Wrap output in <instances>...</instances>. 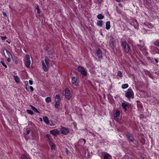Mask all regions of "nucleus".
Wrapping results in <instances>:
<instances>
[{
	"instance_id": "1",
	"label": "nucleus",
	"mask_w": 159,
	"mask_h": 159,
	"mask_svg": "<svg viewBox=\"0 0 159 159\" xmlns=\"http://www.w3.org/2000/svg\"><path fill=\"white\" fill-rule=\"evenodd\" d=\"M43 68L44 71L46 72L48 70L49 61V59L47 57H45L44 60L41 61Z\"/></svg>"
},
{
	"instance_id": "2",
	"label": "nucleus",
	"mask_w": 159,
	"mask_h": 159,
	"mask_svg": "<svg viewBox=\"0 0 159 159\" xmlns=\"http://www.w3.org/2000/svg\"><path fill=\"white\" fill-rule=\"evenodd\" d=\"M121 43L124 48L125 52L127 53H129L130 48L129 45L125 41H122Z\"/></svg>"
},
{
	"instance_id": "3",
	"label": "nucleus",
	"mask_w": 159,
	"mask_h": 159,
	"mask_svg": "<svg viewBox=\"0 0 159 159\" xmlns=\"http://www.w3.org/2000/svg\"><path fill=\"white\" fill-rule=\"evenodd\" d=\"M30 56L28 54L26 55L25 59V63L26 66L27 67H30L31 61L30 59Z\"/></svg>"
},
{
	"instance_id": "4",
	"label": "nucleus",
	"mask_w": 159,
	"mask_h": 159,
	"mask_svg": "<svg viewBox=\"0 0 159 159\" xmlns=\"http://www.w3.org/2000/svg\"><path fill=\"white\" fill-rule=\"evenodd\" d=\"M109 43L110 47L113 50H114V48L116 47L115 45V40L112 37L111 38L109 41Z\"/></svg>"
},
{
	"instance_id": "5",
	"label": "nucleus",
	"mask_w": 159,
	"mask_h": 159,
	"mask_svg": "<svg viewBox=\"0 0 159 159\" xmlns=\"http://www.w3.org/2000/svg\"><path fill=\"white\" fill-rule=\"evenodd\" d=\"M125 96L128 98H130L134 96V93L131 89H129L127 91Z\"/></svg>"
},
{
	"instance_id": "6",
	"label": "nucleus",
	"mask_w": 159,
	"mask_h": 159,
	"mask_svg": "<svg viewBox=\"0 0 159 159\" xmlns=\"http://www.w3.org/2000/svg\"><path fill=\"white\" fill-rule=\"evenodd\" d=\"M78 71L81 73L82 75L85 76L87 75V72L84 68L82 67L79 66L78 67Z\"/></svg>"
},
{
	"instance_id": "7",
	"label": "nucleus",
	"mask_w": 159,
	"mask_h": 159,
	"mask_svg": "<svg viewBox=\"0 0 159 159\" xmlns=\"http://www.w3.org/2000/svg\"><path fill=\"white\" fill-rule=\"evenodd\" d=\"M61 133L62 134L64 135H66L69 133V131L68 128L65 127H62V126H61Z\"/></svg>"
},
{
	"instance_id": "8",
	"label": "nucleus",
	"mask_w": 159,
	"mask_h": 159,
	"mask_svg": "<svg viewBox=\"0 0 159 159\" xmlns=\"http://www.w3.org/2000/svg\"><path fill=\"white\" fill-rule=\"evenodd\" d=\"M70 90L68 89H66L65 92V98L68 100L70 99L72 97V95L70 94Z\"/></svg>"
},
{
	"instance_id": "9",
	"label": "nucleus",
	"mask_w": 159,
	"mask_h": 159,
	"mask_svg": "<svg viewBox=\"0 0 159 159\" xmlns=\"http://www.w3.org/2000/svg\"><path fill=\"white\" fill-rule=\"evenodd\" d=\"M43 120L45 123L48 125H49L50 126H54L55 125L53 123L52 121H51L52 124H50V121L48 120V118L47 116H44L43 118Z\"/></svg>"
},
{
	"instance_id": "10",
	"label": "nucleus",
	"mask_w": 159,
	"mask_h": 159,
	"mask_svg": "<svg viewBox=\"0 0 159 159\" xmlns=\"http://www.w3.org/2000/svg\"><path fill=\"white\" fill-rule=\"evenodd\" d=\"M50 133L54 136H56L60 133V131L57 129H54L50 131Z\"/></svg>"
},
{
	"instance_id": "11",
	"label": "nucleus",
	"mask_w": 159,
	"mask_h": 159,
	"mask_svg": "<svg viewBox=\"0 0 159 159\" xmlns=\"http://www.w3.org/2000/svg\"><path fill=\"white\" fill-rule=\"evenodd\" d=\"M104 153L105 154L103 156L104 159H111V156L110 154L105 152Z\"/></svg>"
},
{
	"instance_id": "12",
	"label": "nucleus",
	"mask_w": 159,
	"mask_h": 159,
	"mask_svg": "<svg viewBox=\"0 0 159 159\" xmlns=\"http://www.w3.org/2000/svg\"><path fill=\"white\" fill-rule=\"evenodd\" d=\"M122 107L125 109V111L127 110V108L128 106V102H123L121 104Z\"/></svg>"
},
{
	"instance_id": "13",
	"label": "nucleus",
	"mask_w": 159,
	"mask_h": 159,
	"mask_svg": "<svg viewBox=\"0 0 159 159\" xmlns=\"http://www.w3.org/2000/svg\"><path fill=\"white\" fill-rule=\"evenodd\" d=\"M72 83L73 84L76 85L78 86V83L77 82V78L76 77H73L72 79Z\"/></svg>"
},
{
	"instance_id": "14",
	"label": "nucleus",
	"mask_w": 159,
	"mask_h": 159,
	"mask_svg": "<svg viewBox=\"0 0 159 159\" xmlns=\"http://www.w3.org/2000/svg\"><path fill=\"white\" fill-rule=\"evenodd\" d=\"M120 114L119 111L117 110L116 112L114 115V119L115 120H116L117 119V117L120 116Z\"/></svg>"
},
{
	"instance_id": "15",
	"label": "nucleus",
	"mask_w": 159,
	"mask_h": 159,
	"mask_svg": "<svg viewBox=\"0 0 159 159\" xmlns=\"http://www.w3.org/2000/svg\"><path fill=\"white\" fill-rule=\"evenodd\" d=\"M86 143V140L84 139H80L78 142V144L81 146H83Z\"/></svg>"
},
{
	"instance_id": "16",
	"label": "nucleus",
	"mask_w": 159,
	"mask_h": 159,
	"mask_svg": "<svg viewBox=\"0 0 159 159\" xmlns=\"http://www.w3.org/2000/svg\"><path fill=\"white\" fill-rule=\"evenodd\" d=\"M126 136L128 138L129 141L131 142H133L134 141V138L131 134L128 133L126 134Z\"/></svg>"
},
{
	"instance_id": "17",
	"label": "nucleus",
	"mask_w": 159,
	"mask_h": 159,
	"mask_svg": "<svg viewBox=\"0 0 159 159\" xmlns=\"http://www.w3.org/2000/svg\"><path fill=\"white\" fill-rule=\"evenodd\" d=\"M97 56L99 58H101L102 57V51L99 49L96 52Z\"/></svg>"
},
{
	"instance_id": "18",
	"label": "nucleus",
	"mask_w": 159,
	"mask_h": 159,
	"mask_svg": "<svg viewBox=\"0 0 159 159\" xmlns=\"http://www.w3.org/2000/svg\"><path fill=\"white\" fill-rule=\"evenodd\" d=\"M61 98L60 96L58 95H56L55 97V102H60Z\"/></svg>"
},
{
	"instance_id": "19",
	"label": "nucleus",
	"mask_w": 159,
	"mask_h": 159,
	"mask_svg": "<svg viewBox=\"0 0 159 159\" xmlns=\"http://www.w3.org/2000/svg\"><path fill=\"white\" fill-rule=\"evenodd\" d=\"M110 28V22L108 21L106 23V28L107 30H109Z\"/></svg>"
},
{
	"instance_id": "20",
	"label": "nucleus",
	"mask_w": 159,
	"mask_h": 159,
	"mask_svg": "<svg viewBox=\"0 0 159 159\" xmlns=\"http://www.w3.org/2000/svg\"><path fill=\"white\" fill-rule=\"evenodd\" d=\"M49 144L51 147V149L52 150H53L55 149V145L51 141H50V142H49Z\"/></svg>"
},
{
	"instance_id": "21",
	"label": "nucleus",
	"mask_w": 159,
	"mask_h": 159,
	"mask_svg": "<svg viewBox=\"0 0 159 159\" xmlns=\"http://www.w3.org/2000/svg\"><path fill=\"white\" fill-rule=\"evenodd\" d=\"M14 80L17 83H19L20 82V79L17 76H13Z\"/></svg>"
},
{
	"instance_id": "22",
	"label": "nucleus",
	"mask_w": 159,
	"mask_h": 159,
	"mask_svg": "<svg viewBox=\"0 0 159 159\" xmlns=\"http://www.w3.org/2000/svg\"><path fill=\"white\" fill-rule=\"evenodd\" d=\"M30 107H31L32 109L34 110L36 112L38 113L39 114L40 113L39 111L35 107H34L33 106L31 105H30Z\"/></svg>"
},
{
	"instance_id": "23",
	"label": "nucleus",
	"mask_w": 159,
	"mask_h": 159,
	"mask_svg": "<svg viewBox=\"0 0 159 159\" xmlns=\"http://www.w3.org/2000/svg\"><path fill=\"white\" fill-rule=\"evenodd\" d=\"M103 22L102 20H98L97 22V24L98 26L102 27V25Z\"/></svg>"
},
{
	"instance_id": "24",
	"label": "nucleus",
	"mask_w": 159,
	"mask_h": 159,
	"mask_svg": "<svg viewBox=\"0 0 159 159\" xmlns=\"http://www.w3.org/2000/svg\"><path fill=\"white\" fill-rule=\"evenodd\" d=\"M97 17L99 19H102L104 18V16L102 14H100L97 15Z\"/></svg>"
},
{
	"instance_id": "25",
	"label": "nucleus",
	"mask_w": 159,
	"mask_h": 159,
	"mask_svg": "<svg viewBox=\"0 0 159 159\" xmlns=\"http://www.w3.org/2000/svg\"><path fill=\"white\" fill-rule=\"evenodd\" d=\"M21 159H30L27 157L26 155L25 154L21 155Z\"/></svg>"
},
{
	"instance_id": "26",
	"label": "nucleus",
	"mask_w": 159,
	"mask_h": 159,
	"mask_svg": "<svg viewBox=\"0 0 159 159\" xmlns=\"http://www.w3.org/2000/svg\"><path fill=\"white\" fill-rule=\"evenodd\" d=\"M45 101L47 103L50 102L51 101V98L50 97H48L45 98Z\"/></svg>"
},
{
	"instance_id": "27",
	"label": "nucleus",
	"mask_w": 159,
	"mask_h": 159,
	"mask_svg": "<svg viewBox=\"0 0 159 159\" xmlns=\"http://www.w3.org/2000/svg\"><path fill=\"white\" fill-rule=\"evenodd\" d=\"M128 84H122V88L123 89H125L127 88L128 87Z\"/></svg>"
},
{
	"instance_id": "28",
	"label": "nucleus",
	"mask_w": 159,
	"mask_h": 159,
	"mask_svg": "<svg viewBox=\"0 0 159 159\" xmlns=\"http://www.w3.org/2000/svg\"><path fill=\"white\" fill-rule=\"evenodd\" d=\"M26 112L28 114H30L31 115L34 114L33 112L30 110L27 109L26 110Z\"/></svg>"
},
{
	"instance_id": "29",
	"label": "nucleus",
	"mask_w": 159,
	"mask_h": 159,
	"mask_svg": "<svg viewBox=\"0 0 159 159\" xmlns=\"http://www.w3.org/2000/svg\"><path fill=\"white\" fill-rule=\"evenodd\" d=\"M55 107L56 108H58L60 105V102H55Z\"/></svg>"
},
{
	"instance_id": "30",
	"label": "nucleus",
	"mask_w": 159,
	"mask_h": 159,
	"mask_svg": "<svg viewBox=\"0 0 159 159\" xmlns=\"http://www.w3.org/2000/svg\"><path fill=\"white\" fill-rule=\"evenodd\" d=\"M153 44L154 45L159 47V40H157L153 43Z\"/></svg>"
},
{
	"instance_id": "31",
	"label": "nucleus",
	"mask_w": 159,
	"mask_h": 159,
	"mask_svg": "<svg viewBox=\"0 0 159 159\" xmlns=\"http://www.w3.org/2000/svg\"><path fill=\"white\" fill-rule=\"evenodd\" d=\"M6 51L7 53V54L8 55V57H11V58H12V57L10 53L8 52V51L7 50H6Z\"/></svg>"
},
{
	"instance_id": "32",
	"label": "nucleus",
	"mask_w": 159,
	"mask_h": 159,
	"mask_svg": "<svg viewBox=\"0 0 159 159\" xmlns=\"http://www.w3.org/2000/svg\"><path fill=\"white\" fill-rule=\"evenodd\" d=\"M36 9H37V11L38 14H39L40 13V12L39 8V6L38 5H37L36 6Z\"/></svg>"
},
{
	"instance_id": "33",
	"label": "nucleus",
	"mask_w": 159,
	"mask_h": 159,
	"mask_svg": "<svg viewBox=\"0 0 159 159\" xmlns=\"http://www.w3.org/2000/svg\"><path fill=\"white\" fill-rule=\"evenodd\" d=\"M117 75L118 76H119V77H121L122 76V73L120 71H119L117 73Z\"/></svg>"
},
{
	"instance_id": "34",
	"label": "nucleus",
	"mask_w": 159,
	"mask_h": 159,
	"mask_svg": "<svg viewBox=\"0 0 159 159\" xmlns=\"http://www.w3.org/2000/svg\"><path fill=\"white\" fill-rule=\"evenodd\" d=\"M0 37L3 40H5L7 39V38L6 36H1Z\"/></svg>"
},
{
	"instance_id": "35",
	"label": "nucleus",
	"mask_w": 159,
	"mask_h": 159,
	"mask_svg": "<svg viewBox=\"0 0 159 159\" xmlns=\"http://www.w3.org/2000/svg\"><path fill=\"white\" fill-rule=\"evenodd\" d=\"M25 88L26 89L27 91H28V89L27 88V85L28 84V82L25 81Z\"/></svg>"
},
{
	"instance_id": "36",
	"label": "nucleus",
	"mask_w": 159,
	"mask_h": 159,
	"mask_svg": "<svg viewBox=\"0 0 159 159\" xmlns=\"http://www.w3.org/2000/svg\"><path fill=\"white\" fill-rule=\"evenodd\" d=\"M148 26L149 28H152L153 27V26L152 24L149 23L148 25Z\"/></svg>"
},
{
	"instance_id": "37",
	"label": "nucleus",
	"mask_w": 159,
	"mask_h": 159,
	"mask_svg": "<svg viewBox=\"0 0 159 159\" xmlns=\"http://www.w3.org/2000/svg\"><path fill=\"white\" fill-rule=\"evenodd\" d=\"M2 66L5 67V68H7V66L3 62L1 61L0 62Z\"/></svg>"
},
{
	"instance_id": "38",
	"label": "nucleus",
	"mask_w": 159,
	"mask_h": 159,
	"mask_svg": "<svg viewBox=\"0 0 159 159\" xmlns=\"http://www.w3.org/2000/svg\"><path fill=\"white\" fill-rule=\"evenodd\" d=\"M12 58H11V57H9L7 58V61L9 62H10L11 61V59H12Z\"/></svg>"
},
{
	"instance_id": "39",
	"label": "nucleus",
	"mask_w": 159,
	"mask_h": 159,
	"mask_svg": "<svg viewBox=\"0 0 159 159\" xmlns=\"http://www.w3.org/2000/svg\"><path fill=\"white\" fill-rule=\"evenodd\" d=\"M141 50H145V48L144 47H142L139 48Z\"/></svg>"
},
{
	"instance_id": "40",
	"label": "nucleus",
	"mask_w": 159,
	"mask_h": 159,
	"mask_svg": "<svg viewBox=\"0 0 159 159\" xmlns=\"http://www.w3.org/2000/svg\"><path fill=\"white\" fill-rule=\"evenodd\" d=\"M47 137L48 138V142L49 143V142H50V141H51L50 138V137H49V135H47Z\"/></svg>"
},
{
	"instance_id": "41",
	"label": "nucleus",
	"mask_w": 159,
	"mask_h": 159,
	"mask_svg": "<svg viewBox=\"0 0 159 159\" xmlns=\"http://www.w3.org/2000/svg\"><path fill=\"white\" fill-rule=\"evenodd\" d=\"M97 1L98 2V3L99 4H100L102 3L103 0H97Z\"/></svg>"
},
{
	"instance_id": "42",
	"label": "nucleus",
	"mask_w": 159,
	"mask_h": 159,
	"mask_svg": "<svg viewBox=\"0 0 159 159\" xmlns=\"http://www.w3.org/2000/svg\"><path fill=\"white\" fill-rule=\"evenodd\" d=\"M29 84H30V85H32L33 84V81L32 80H30L29 81Z\"/></svg>"
},
{
	"instance_id": "43",
	"label": "nucleus",
	"mask_w": 159,
	"mask_h": 159,
	"mask_svg": "<svg viewBox=\"0 0 159 159\" xmlns=\"http://www.w3.org/2000/svg\"><path fill=\"white\" fill-rule=\"evenodd\" d=\"M30 89L32 92L34 91V89L33 87L32 86L30 87Z\"/></svg>"
},
{
	"instance_id": "44",
	"label": "nucleus",
	"mask_w": 159,
	"mask_h": 159,
	"mask_svg": "<svg viewBox=\"0 0 159 159\" xmlns=\"http://www.w3.org/2000/svg\"><path fill=\"white\" fill-rule=\"evenodd\" d=\"M155 61L156 63H158L159 62L158 60L156 59H155Z\"/></svg>"
},
{
	"instance_id": "45",
	"label": "nucleus",
	"mask_w": 159,
	"mask_h": 159,
	"mask_svg": "<svg viewBox=\"0 0 159 159\" xmlns=\"http://www.w3.org/2000/svg\"><path fill=\"white\" fill-rule=\"evenodd\" d=\"M30 130H27L26 133L27 134H30Z\"/></svg>"
},
{
	"instance_id": "46",
	"label": "nucleus",
	"mask_w": 159,
	"mask_h": 159,
	"mask_svg": "<svg viewBox=\"0 0 159 159\" xmlns=\"http://www.w3.org/2000/svg\"><path fill=\"white\" fill-rule=\"evenodd\" d=\"M3 15L4 16H7V15L6 13L4 12H2Z\"/></svg>"
},
{
	"instance_id": "47",
	"label": "nucleus",
	"mask_w": 159,
	"mask_h": 159,
	"mask_svg": "<svg viewBox=\"0 0 159 159\" xmlns=\"http://www.w3.org/2000/svg\"><path fill=\"white\" fill-rule=\"evenodd\" d=\"M66 152L67 154L69 153V151L67 149H66Z\"/></svg>"
},
{
	"instance_id": "48",
	"label": "nucleus",
	"mask_w": 159,
	"mask_h": 159,
	"mask_svg": "<svg viewBox=\"0 0 159 159\" xmlns=\"http://www.w3.org/2000/svg\"><path fill=\"white\" fill-rule=\"evenodd\" d=\"M39 119L40 121L42 122L43 121V119L41 118H40Z\"/></svg>"
},
{
	"instance_id": "49",
	"label": "nucleus",
	"mask_w": 159,
	"mask_h": 159,
	"mask_svg": "<svg viewBox=\"0 0 159 159\" xmlns=\"http://www.w3.org/2000/svg\"><path fill=\"white\" fill-rule=\"evenodd\" d=\"M117 2H120V0H115Z\"/></svg>"
},
{
	"instance_id": "50",
	"label": "nucleus",
	"mask_w": 159,
	"mask_h": 159,
	"mask_svg": "<svg viewBox=\"0 0 159 159\" xmlns=\"http://www.w3.org/2000/svg\"><path fill=\"white\" fill-rule=\"evenodd\" d=\"M137 46L138 47H139V46H140V45H139V44H137Z\"/></svg>"
},
{
	"instance_id": "51",
	"label": "nucleus",
	"mask_w": 159,
	"mask_h": 159,
	"mask_svg": "<svg viewBox=\"0 0 159 159\" xmlns=\"http://www.w3.org/2000/svg\"><path fill=\"white\" fill-rule=\"evenodd\" d=\"M49 123L50 124H52V122H51V121H50V123Z\"/></svg>"
},
{
	"instance_id": "52",
	"label": "nucleus",
	"mask_w": 159,
	"mask_h": 159,
	"mask_svg": "<svg viewBox=\"0 0 159 159\" xmlns=\"http://www.w3.org/2000/svg\"><path fill=\"white\" fill-rule=\"evenodd\" d=\"M7 42L9 43H10V42H9V41H7Z\"/></svg>"
}]
</instances>
